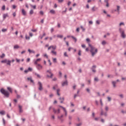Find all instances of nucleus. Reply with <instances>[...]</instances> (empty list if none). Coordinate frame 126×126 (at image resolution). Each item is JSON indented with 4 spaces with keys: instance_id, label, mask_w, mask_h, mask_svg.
<instances>
[{
    "instance_id": "nucleus-1",
    "label": "nucleus",
    "mask_w": 126,
    "mask_h": 126,
    "mask_svg": "<svg viewBox=\"0 0 126 126\" xmlns=\"http://www.w3.org/2000/svg\"><path fill=\"white\" fill-rule=\"evenodd\" d=\"M89 46L91 47V53L92 54V56L94 57L97 52H98V50L97 48H95L94 47L92 46L91 45L89 44Z\"/></svg>"
},
{
    "instance_id": "nucleus-2",
    "label": "nucleus",
    "mask_w": 126,
    "mask_h": 126,
    "mask_svg": "<svg viewBox=\"0 0 126 126\" xmlns=\"http://www.w3.org/2000/svg\"><path fill=\"white\" fill-rule=\"evenodd\" d=\"M0 91L2 94L5 96V97H9V93H8L7 91H6L3 89H1Z\"/></svg>"
},
{
    "instance_id": "nucleus-3",
    "label": "nucleus",
    "mask_w": 126,
    "mask_h": 126,
    "mask_svg": "<svg viewBox=\"0 0 126 126\" xmlns=\"http://www.w3.org/2000/svg\"><path fill=\"white\" fill-rule=\"evenodd\" d=\"M1 63H7L8 65H10V63H11V61L7 60H4L2 61H1Z\"/></svg>"
},
{
    "instance_id": "nucleus-4",
    "label": "nucleus",
    "mask_w": 126,
    "mask_h": 126,
    "mask_svg": "<svg viewBox=\"0 0 126 126\" xmlns=\"http://www.w3.org/2000/svg\"><path fill=\"white\" fill-rule=\"evenodd\" d=\"M38 90L39 91H42L43 90V84L40 82H38Z\"/></svg>"
},
{
    "instance_id": "nucleus-5",
    "label": "nucleus",
    "mask_w": 126,
    "mask_h": 126,
    "mask_svg": "<svg viewBox=\"0 0 126 126\" xmlns=\"http://www.w3.org/2000/svg\"><path fill=\"white\" fill-rule=\"evenodd\" d=\"M40 61H42V59L41 58H38L35 60H34V64L35 65H37V64H39L38 63H40Z\"/></svg>"
},
{
    "instance_id": "nucleus-6",
    "label": "nucleus",
    "mask_w": 126,
    "mask_h": 126,
    "mask_svg": "<svg viewBox=\"0 0 126 126\" xmlns=\"http://www.w3.org/2000/svg\"><path fill=\"white\" fill-rule=\"evenodd\" d=\"M119 31L121 33V36L122 38H126V34H125V32L124 31H122V29H120Z\"/></svg>"
},
{
    "instance_id": "nucleus-7",
    "label": "nucleus",
    "mask_w": 126,
    "mask_h": 126,
    "mask_svg": "<svg viewBox=\"0 0 126 126\" xmlns=\"http://www.w3.org/2000/svg\"><path fill=\"white\" fill-rule=\"evenodd\" d=\"M47 72H48V73H49V74H50V76L49 75H47L48 77H50V78H52V77H53L54 74H53V73H52V72H51V70H47Z\"/></svg>"
},
{
    "instance_id": "nucleus-8",
    "label": "nucleus",
    "mask_w": 126,
    "mask_h": 126,
    "mask_svg": "<svg viewBox=\"0 0 126 126\" xmlns=\"http://www.w3.org/2000/svg\"><path fill=\"white\" fill-rule=\"evenodd\" d=\"M36 65V68H37V69H38V70H41V69L43 68V66L40 64H38Z\"/></svg>"
},
{
    "instance_id": "nucleus-9",
    "label": "nucleus",
    "mask_w": 126,
    "mask_h": 126,
    "mask_svg": "<svg viewBox=\"0 0 126 126\" xmlns=\"http://www.w3.org/2000/svg\"><path fill=\"white\" fill-rule=\"evenodd\" d=\"M27 80H28V81H30L31 83H32V84H34V81L33 80V79H32V77H28L27 78Z\"/></svg>"
},
{
    "instance_id": "nucleus-10",
    "label": "nucleus",
    "mask_w": 126,
    "mask_h": 126,
    "mask_svg": "<svg viewBox=\"0 0 126 126\" xmlns=\"http://www.w3.org/2000/svg\"><path fill=\"white\" fill-rule=\"evenodd\" d=\"M51 49H52V50H56V49H57V46L52 45L48 47V50H51Z\"/></svg>"
},
{
    "instance_id": "nucleus-11",
    "label": "nucleus",
    "mask_w": 126,
    "mask_h": 126,
    "mask_svg": "<svg viewBox=\"0 0 126 126\" xmlns=\"http://www.w3.org/2000/svg\"><path fill=\"white\" fill-rule=\"evenodd\" d=\"M60 108H62L64 112L65 113V116H67V112H66V109H65V108L62 106H60Z\"/></svg>"
},
{
    "instance_id": "nucleus-12",
    "label": "nucleus",
    "mask_w": 126,
    "mask_h": 126,
    "mask_svg": "<svg viewBox=\"0 0 126 126\" xmlns=\"http://www.w3.org/2000/svg\"><path fill=\"white\" fill-rule=\"evenodd\" d=\"M53 112H54L55 114H60V113H61V110L59 109L57 110L55 109H53Z\"/></svg>"
},
{
    "instance_id": "nucleus-13",
    "label": "nucleus",
    "mask_w": 126,
    "mask_h": 126,
    "mask_svg": "<svg viewBox=\"0 0 126 126\" xmlns=\"http://www.w3.org/2000/svg\"><path fill=\"white\" fill-rule=\"evenodd\" d=\"M22 13L23 15H24V16H26V14H27L26 11H25L24 9H22Z\"/></svg>"
},
{
    "instance_id": "nucleus-14",
    "label": "nucleus",
    "mask_w": 126,
    "mask_h": 126,
    "mask_svg": "<svg viewBox=\"0 0 126 126\" xmlns=\"http://www.w3.org/2000/svg\"><path fill=\"white\" fill-rule=\"evenodd\" d=\"M19 112L20 113H22L23 112V110H22V106L21 105H19Z\"/></svg>"
},
{
    "instance_id": "nucleus-15",
    "label": "nucleus",
    "mask_w": 126,
    "mask_h": 126,
    "mask_svg": "<svg viewBox=\"0 0 126 126\" xmlns=\"http://www.w3.org/2000/svg\"><path fill=\"white\" fill-rule=\"evenodd\" d=\"M98 9V8L94 6V7H93L92 8V11L94 12V11H96V10H97Z\"/></svg>"
},
{
    "instance_id": "nucleus-16",
    "label": "nucleus",
    "mask_w": 126,
    "mask_h": 126,
    "mask_svg": "<svg viewBox=\"0 0 126 126\" xmlns=\"http://www.w3.org/2000/svg\"><path fill=\"white\" fill-rule=\"evenodd\" d=\"M50 13H51V14H56V11L55 10H50Z\"/></svg>"
},
{
    "instance_id": "nucleus-17",
    "label": "nucleus",
    "mask_w": 126,
    "mask_h": 126,
    "mask_svg": "<svg viewBox=\"0 0 126 126\" xmlns=\"http://www.w3.org/2000/svg\"><path fill=\"white\" fill-rule=\"evenodd\" d=\"M6 17H8V14H3V19H5Z\"/></svg>"
},
{
    "instance_id": "nucleus-18",
    "label": "nucleus",
    "mask_w": 126,
    "mask_h": 126,
    "mask_svg": "<svg viewBox=\"0 0 126 126\" xmlns=\"http://www.w3.org/2000/svg\"><path fill=\"white\" fill-rule=\"evenodd\" d=\"M67 85V81H65L62 83V86H65Z\"/></svg>"
},
{
    "instance_id": "nucleus-19",
    "label": "nucleus",
    "mask_w": 126,
    "mask_h": 126,
    "mask_svg": "<svg viewBox=\"0 0 126 126\" xmlns=\"http://www.w3.org/2000/svg\"><path fill=\"white\" fill-rule=\"evenodd\" d=\"M0 115H5V111H4V110H2L1 111H0Z\"/></svg>"
},
{
    "instance_id": "nucleus-20",
    "label": "nucleus",
    "mask_w": 126,
    "mask_h": 126,
    "mask_svg": "<svg viewBox=\"0 0 126 126\" xmlns=\"http://www.w3.org/2000/svg\"><path fill=\"white\" fill-rule=\"evenodd\" d=\"M95 68H96V66L95 65L93 66L92 71H93V72H96V70H95Z\"/></svg>"
},
{
    "instance_id": "nucleus-21",
    "label": "nucleus",
    "mask_w": 126,
    "mask_h": 126,
    "mask_svg": "<svg viewBox=\"0 0 126 126\" xmlns=\"http://www.w3.org/2000/svg\"><path fill=\"white\" fill-rule=\"evenodd\" d=\"M20 48V47L18 45H15L14 46V49H19Z\"/></svg>"
},
{
    "instance_id": "nucleus-22",
    "label": "nucleus",
    "mask_w": 126,
    "mask_h": 126,
    "mask_svg": "<svg viewBox=\"0 0 126 126\" xmlns=\"http://www.w3.org/2000/svg\"><path fill=\"white\" fill-rule=\"evenodd\" d=\"M30 6H31V7L32 8H33V9H36V5H32V4H30Z\"/></svg>"
},
{
    "instance_id": "nucleus-23",
    "label": "nucleus",
    "mask_w": 126,
    "mask_h": 126,
    "mask_svg": "<svg viewBox=\"0 0 126 126\" xmlns=\"http://www.w3.org/2000/svg\"><path fill=\"white\" fill-rule=\"evenodd\" d=\"M28 52H29V53H32V54H35V51H34V50H31L30 49L28 50Z\"/></svg>"
},
{
    "instance_id": "nucleus-24",
    "label": "nucleus",
    "mask_w": 126,
    "mask_h": 126,
    "mask_svg": "<svg viewBox=\"0 0 126 126\" xmlns=\"http://www.w3.org/2000/svg\"><path fill=\"white\" fill-rule=\"evenodd\" d=\"M52 54H53L55 56H57V52L55 51L54 50H52L51 51Z\"/></svg>"
},
{
    "instance_id": "nucleus-25",
    "label": "nucleus",
    "mask_w": 126,
    "mask_h": 126,
    "mask_svg": "<svg viewBox=\"0 0 126 126\" xmlns=\"http://www.w3.org/2000/svg\"><path fill=\"white\" fill-rule=\"evenodd\" d=\"M7 90H8V91H9V92H10L11 93H12V89H11V88L8 87Z\"/></svg>"
},
{
    "instance_id": "nucleus-26",
    "label": "nucleus",
    "mask_w": 126,
    "mask_h": 126,
    "mask_svg": "<svg viewBox=\"0 0 126 126\" xmlns=\"http://www.w3.org/2000/svg\"><path fill=\"white\" fill-rule=\"evenodd\" d=\"M117 82H116L115 81H113L112 82V84L113 86V87L116 88V84Z\"/></svg>"
},
{
    "instance_id": "nucleus-27",
    "label": "nucleus",
    "mask_w": 126,
    "mask_h": 126,
    "mask_svg": "<svg viewBox=\"0 0 126 126\" xmlns=\"http://www.w3.org/2000/svg\"><path fill=\"white\" fill-rule=\"evenodd\" d=\"M33 13H34V11L32 10V9H31L30 11V14L31 15H32V14H33Z\"/></svg>"
},
{
    "instance_id": "nucleus-28",
    "label": "nucleus",
    "mask_w": 126,
    "mask_h": 126,
    "mask_svg": "<svg viewBox=\"0 0 126 126\" xmlns=\"http://www.w3.org/2000/svg\"><path fill=\"white\" fill-rule=\"evenodd\" d=\"M71 38L72 39H73V40H74L75 42L76 43V41H77V39H76V38L74 37V36H72Z\"/></svg>"
},
{
    "instance_id": "nucleus-29",
    "label": "nucleus",
    "mask_w": 126,
    "mask_h": 126,
    "mask_svg": "<svg viewBox=\"0 0 126 126\" xmlns=\"http://www.w3.org/2000/svg\"><path fill=\"white\" fill-rule=\"evenodd\" d=\"M59 99H60V101H61V103H63V100H64L63 97H62V98H61V97H60Z\"/></svg>"
},
{
    "instance_id": "nucleus-30",
    "label": "nucleus",
    "mask_w": 126,
    "mask_h": 126,
    "mask_svg": "<svg viewBox=\"0 0 126 126\" xmlns=\"http://www.w3.org/2000/svg\"><path fill=\"white\" fill-rule=\"evenodd\" d=\"M35 75H36L38 78H41V76H40L38 74L35 73Z\"/></svg>"
},
{
    "instance_id": "nucleus-31",
    "label": "nucleus",
    "mask_w": 126,
    "mask_h": 126,
    "mask_svg": "<svg viewBox=\"0 0 126 126\" xmlns=\"http://www.w3.org/2000/svg\"><path fill=\"white\" fill-rule=\"evenodd\" d=\"M58 88V85H56L53 87L54 90H56Z\"/></svg>"
},
{
    "instance_id": "nucleus-32",
    "label": "nucleus",
    "mask_w": 126,
    "mask_h": 126,
    "mask_svg": "<svg viewBox=\"0 0 126 126\" xmlns=\"http://www.w3.org/2000/svg\"><path fill=\"white\" fill-rule=\"evenodd\" d=\"M7 31V29H2V32H6Z\"/></svg>"
},
{
    "instance_id": "nucleus-33",
    "label": "nucleus",
    "mask_w": 126,
    "mask_h": 126,
    "mask_svg": "<svg viewBox=\"0 0 126 126\" xmlns=\"http://www.w3.org/2000/svg\"><path fill=\"white\" fill-rule=\"evenodd\" d=\"M25 37H26V40H30V37L27 36V35H26V36H25Z\"/></svg>"
},
{
    "instance_id": "nucleus-34",
    "label": "nucleus",
    "mask_w": 126,
    "mask_h": 126,
    "mask_svg": "<svg viewBox=\"0 0 126 126\" xmlns=\"http://www.w3.org/2000/svg\"><path fill=\"white\" fill-rule=\"evenodd\" d=\"M57 37H58V38H63V35H57Z\"/></svg>"
},
{
    "instance_id": "nucleus-35",
    "label": "nucleus",
    "mask_w": 126,
    "mask_h": 126,
    "mask_svg": "<svg viewBox=\"0 0 126 126\" xmlns=\"http://www.w3.org/2000/svg\"><path fill=\"white\" fill-rule=\"evenodd\" d=\"M2 10H5V5H3L1 8Z\"/></svg>"
},
{
    "instance_id": "nucleus-36",
    "label": "nucleus",
    "mask_w": 126,
    "mask_h": 126,
    "mask_svg": "<svg viewBox=\"0 0 126 126\" xmlns=\"http://www.w3.org/2000/svg\"><path fill=\"white\" fill-rule=\"evenodd\" d=\"M62 118H63V115H62L61 116H58V119L61 120Z\"/></svg>"
},
{
    "instance_id": "nucleus-37",
    "label": "nucleus",
    "mask_w": 126,
    "mask_h": 126,
    "mask_svg": "<svg viewBox=\"0 0 126 126\" xmlns=\"http://www.w3.org/2000/svg\"><path fill=\"white\" fill-rule=\"evenodd\" d=\"M53 63H57V58H53Z\"/></svg>"
},
{
    "instance_id": "nucleus-38",
    "label": "nucleus",
    "mask_w": 126,
    "mask_h": 126,
    "mask_svg": "<svg viewBox=\"0 0 126 126\" xmlns=\"http://www.w3.org/2000/svg\"><path fill=\"white\" fill-rule=\"evenodd\" d=\"M4 57H5V55H4V54H2V55L1 56H0V57L1 59H3V58H4Z\"/></svg>"
},
{
    "instance_id": "nucleus-39",
    "label": "nucleus",
    "mask_w": 126,
    "mask_h": 126,
    "mask_svg": "<svg viewBox=\"0 0 126 126\" xmlns=\"http://www.w3.org/2000/svg\"><path fill=\"white\" fill-rule=\"evenodd\" d=\"M60 89H58L57 91V95H58V96H60V93H59V92H60Z\"/></svg>"
},
{
    "instance_id": "nucleus-40",
    "label": "nucleus",
    "mask_w": 126,
    "mask_h": 126,
    "mask_svg": "<svg viewBox=\"0 0 126 126\" xmlns=\"http://www.w3.org/2000/svg\"><path fill=\"white\" fill-rule=\"evenodd\" d=\"M120 6H117V11L118 12H120Z\"/></svg>"
},
{
    "instance_id": "nucleus-41",
    "label": "nucleus",
    "mask_w": 126,
    "mask_h": 126,
    "mask_svg": "<svg viewBox=\"0 0 126 126\" xmlns=\"http://www.w3.org/2000/svg\"><path fill=\"white\" fill-rule=\"evenodd\" d=\"M71 50H73V48H71V47H69V48L68 49V51L69 52H70V51H71Z\"/></svg>"
},
{
    "instance_id": "nucleus-42",
    "label": "nucleus",
    "mask_w": 126,
    "mask_h": 126,
    "mask_svg": "<svg viewBox=\"0 0 126 126\" xmlns=\"http://www.w3.org/2000/svg\"><path fill=\"white\" fill-rule=\"evenodd\" d=\"M40 14H41V15H44V12H43V11H40Z\"/></svg>"
},
{
    "instance_id": "nucleus-43",
    "label": "nucleus",
    "mask_w": 126,
    "mask_h": 126,
    "mask_svg": "<svg viewBox=\"0 0 126 126\" xmlns=\"http://www.w3.org/2000/svg\"><path fill=\"white\" fill-rule=\"evenodd\" d=\"M16 61L17 63H20V60H19L17 58L16 59Z\"/></svg>"
},
{
    "instance_id": "nucleus-44",
    "label": "nucleus",
    "mask_w": 126,
    "mask_h": 126,
    "mask_svg": "<svg viewBox=\"0 0 126 126\" xmlns=\"http://www.w3.org/2000/svg\"><path fill=\"white\" fill-rule=\"evenodd\" d=\"M28 70H29V71H32V68L29 67Z\"/></svg>"
},
{
    "instance_id": "nucleus-45",
    "label": "nucleus",
    "mask_w": 126,
    "mask_h": 126,
    "mask_svg": "<svg viewBox=\"0 0 126 126\" xmlns=\"http://www.w3.org/2000/svg\"><path fill=\"white\" fill-rule=\"evenodd\" d=\"M82 48H86V46L85 44H82Z\"/></svg>"
},
{
    "instance_id": "nucleus-46",
    "label": "nucleus",
    "mask_w": 126,
    "mask_h": 126,
    "mask_svg": "<svg viewBox=\"0 0 126 126\" xmlns=\"http://www.w3.org/2000/svg\"><path fill=\"white\" fill-rule=\"evenodd\" d=\"M13 16L14 17H15L16 16V13L14 12V13H13Z\"/></svg>"
},
{
    "instance_id": "nucleus-47",
    "label": "nucleus",
    "mask_w": 126,
    "mask_h": 126,
    "mask_svg": "<svg viewBox=\"0 0 126 126\" xmlns=\"http://www.w3.org/2000/svg\"><path fill=\"white\" fill-rule=\"evenodd\" d=\"M109 35H110V33H107L106 35H105L104 36V38H106V37H107V36H109Z\"/></svg>"
},
{
    "instance_id": "nucleus-48",
    "label": "nucleus",
    "mask_w": 126,
    "mask_h": 126,
    "mask_svg": "<svg viewBox=\"0 0 126 126\" xmlns=\"http://www.w3.org/2000/svg\"><path fill=\"white\" fill-rule=\"evenodd\" d=\"M102 45H106V41H103L102 42Z\"/></svg>"
},
{
    "instance_id": "nucleus-49",
    "label": "nucleus",
    "mask_w": 126,
    "mask_h": 126,
    "mask_svg": "<svg viewBox=\"0 0 126 126\" xmlns=\"http://www.w3.org/2000/svg\"><path fill=\"white\" fill-rule=\"evenodd\" d=\"M12 7L13 9H15V8H16V6L15 5H13Z\"/></svg>"
},
{
    "instance_id": "nucleus-50",
    "label": "nucleus",
    "mask_w": 126,
    "mask_h": 126,
    "mask_svg": "<svg viewBox=\"0 0 126 126\" xmlns=\"http://www.w3.org/2000/svg\"><path fill=\"white\" fill-rule=\"evenodd\" d=\"M109 110V107L108 106L105 107V111H108Z\"/></svg>"
},
{
    "instance_id": "nucleus-51",
    "label": "nucleus",
    "mask_w": 126,
    "mask_h": 126,
    "mask_svg": "<svg viewBox=\"0 0 126 126\" xmlns=\"http://www.w3.org/2000/svg\"><path fill=\"white\" fill-rule=\"evenodd\" d=\"M32 32H37V30L34 29V30H32Z\"/></svg>"
},
{
    "instance_id": "nucleus-52",
    "label": "nucleus",
    "mask_w": 126,
    "mask_h": 126,
    "mask_svg": "<svg viewBox=\"0 0 126 126\" xmlns=\"http://www.w3.org/2000/svg\"><path fill=\"white\" fill-rule=\"evenodd\" d=\"M78 55H79V56H81V50H79V51Z\"/></svg>"
},
{
    "instance_id": "nucleus-53",
    "label": "nucleus",
    "mask_w": 126,
    "mask_h": 126,
    "mask_svg": "<svg viewBox=\"0 0 126 126\" xmlns=\"http://www.w3.org/2000/svg\"><path fill=\"white\" fill-rule=\"evenodd\" d=\"M106 1V7H109V3H108V1Z\"/></svg>"
},
{
    "instance_id": "nucleus-54",
    "label": "nucleus",
    "mask_w": 126,
    "mask_h": 126,
    "mask_svg": "<svg viewBox=\"0 0 126 126\" xmlns=\"http://www.w3.org/2000/svg\"><path fill=\"white\" fill-rule=\"evenodd\" d=\"M81 28L83 30V31H85V29H84V28H83V27L81 26Z\"/></svg>"
},
{
    "instance_id": "nucleus-55",
    "label": "nucleus",
    "mask_w": 126,
    "mask_h": 126,
    "mask_svg": "<svg viewBox=\"0 0 126 126\" xmlns=\"http://www.w3.org/2000/svg\"><path fill=\"white\" fill-rule=\"evenodd\" d=\"M99 80L98 79V78L95 77L94 78V81H98Z\"/></svg>"
},
{
    "instance_id": "nucleus-56",
    "label": "nucleus",
    "mask_w": 126,
    "mask_h": 126,
    "mask_svg": "<svg viewBox=\"0 0 126 126\" xmlns=\"http://www.w3.org/2000/svg\"><path fill=\"white\" fill-rule=\"evenodd\" d=\"M119 25H120V26H122V25H125V23H120Z\"/></svg>"
},
{
    "instance_id": "nucleus-57",
    "label": "nucleus",
    "mask_w": 126,
    "mask_h": 126,
    "mask_svg": "<svg viewBox=\"0 0 126 126\" xmlns=\"http://www.w3.org/2000/svg\"><path fill=\"white\" fill-rule=\"evenodd\" d=\"M30 60H31L30 58H28L27 60V62L29 63V62H30Z\"/></svg>"
},
{
    "instance_id": "nucleus-58",
    "label": "nucleus",
    "mask_w": 126,
    "mask_h": 126,
    "mask_svg": "<svg viewBox=\"0 0 126 126\" xmlns=\"http://www.w3.org/2000/svg\"><path fill=\"white\" fill-rule=\"evenodd\" d=\"M59 2H63V0H58Z\"/></svg>"
},
{
    "instance_id": "nucleus-59",
    "label": "nucleus",
    "mask_w": 126,
    "mask_h": 126,
    "mask_svg": "<svg viewBox=\"0 0 126 126\" xmlns=\"http://www.w3.org/2000/svg\"><path fill=\"white\" fill-rule=\"evenodd\" d=\"M64 56L65 57H67V54L66 53V52H64Z\"/></svg>"
},
{
    "instance_id": "nucleus-60",
    "label": "nucleus",
    "mask_w": 126,
    "mask_h": 126,
    "mask_svg": "<svg viewBox=\"0 0 126 126\" xmlns=\"http://www.w3.org/2000/svg\"><path fill=\"white\" fill-rule=\"evenodd\" d=\"M29 34L31 37H32V36H33V33H32V32H30Z\"/></svg>"
},
{
    "instance_id": "nucleus-61",
    "label": "nucleus",
    "mask_w": 126,
    "mask_h": 126,
    "mask_svg": "<svg viewBox=\"0 0 126 126\" xmlns=\"http://www.w3.org/2000/svg\"><path fill=\"white\" fill-rule=\"evenodd\" d=\"M86 41L87 42H90V39L89 38H87L86 39Z\"/></svg>"
},
{
    "instance_id": "nucleus-62",
    "label": "nucleus",
    "mask_w": 126,
    "mask_h": 126,
    "mask_svg": "<svg viewBox=\"0 0 126 126\" xmlns=\"http://www.w3.org/2000/svg\"><path fill=\"white\" fill-rule=\"evenodd\" d=\"M96 24H100V22L99 21L97 20L96 21Z\"/></svg>"
},
{
    "instance_id": "nucleus-63",
    "label": "nucleus",
    "mask_w": 126,
    "mask_h": 126,
    "mask_svg": "<svg viewBox=\"0 0 126 126\" xmlns=\"http://www.w3.org/2000/svg\"><path fill=\"white\" fill-rule=\"evenodd\" d=\"M107 99H108V101H111V97H107Z\"/></svg>"
},
{
    "instance_id": "nucleus-64",
    "label": "nucleus",
    "mask_w": 126,
    "mask_h": 126,
    "mask_svg": "<svg viewBox=\"0 0 126 126\" xmlns=\"http://www.w3.org/2000/svg\"><path fill=\"white\" fill-rule=\"evenodd\" d=\"M81 126V123H79L76 125V126Z\"/></svg>"
}]
</instances>
